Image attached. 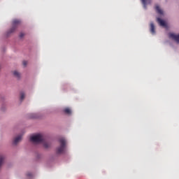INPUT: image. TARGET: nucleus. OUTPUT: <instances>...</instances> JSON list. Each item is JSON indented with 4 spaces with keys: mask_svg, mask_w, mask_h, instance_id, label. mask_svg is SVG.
<instances>
[{
    "mask_svg": "<svg viewBox=\"0 0 179 179\" xmlns=\"http://www.w3.org/2000/svg\"><path fill=\"white\" fill-rule=\"evenodd\" d=\"M3 160H5V157L3 155H0V169L2 167V165L3 164Z\"/></svg>",
    "mask_w": 179,
    "mask_h": 179,
    "instance_id": "nucleus-9",
    "label": "nucleus"
},
{
    "mask_svg": "<svg viewBox=\"0 0 179 179\" xmlns=\"http://www.w3.org/2000/svg\"><path fill=\"white\" fill-rule=\"evenodd\" d=\"M43 146L44 148H50V144L48 143H43Z\"/></svg>",
    "mask_w": 179,
    "mask_h": 179,
    "instance_id": "nucleus-14",
    "label": "nucleus"
},
{
    "mask_svg": "<svg viewBox=\"0 0 179 179\" xmlns=\"http://www.w3.org/2000/svg\"><path fill=\"white\" fill-rule=\"evenodd\" d=\"M64 112L65 113V114H71V113H72V111L71 110V109L69 108H66L64 110Z\"/></svg>",
    "mask_w": 179,
    "mask_h": 179,
    "instance_id": "nucleus-11",
    "label": "nucleus"
},
{
    "mask_svg": "<svg viewBox=\"0 0 179 179\" xmlns=\"http://www.w3.org/2000/svg\"><path fill=\"white\" fill-rule=\"evenodd\" d=\"M23 37H24V34L20 33V38H23Z\"/></svg>",
    "mask_w": 179,
    "mask_h": 179,
    "instance_id": "nucleus-15",
    "label": "nucleus"
},
{
    "mask_svg": "<svg viewBox=\"0 0 179 179\" xmlns=\"http://www.w3.org/2000/svg\"><path fill=\"white\" fill-rule=\"evenodd\" d=\"M22 141V135L17 136L13 141V145H17Z\"/></svg>",
    "mask_w": 179,
    "mask_h": 179,
    "instance_id": "nucleus-6",
    "label": "nucleus"
},
{
    "mask_svg": "<svg viewBox=\"0 0 179 179\" xmlns=\"http://www.w3.org/2000/svg\"><path fill=\"white\" fill-rule=\"evenodd\" d=\"M31 142L34 143H43L44 142V136L42 134H36L35 136H32L30 138Z\"/></svg>",
    "mask_w": 179,
    "mask_h": 179,
    "instance_id": "nucleus-3",
    "label": "nucleus"
},
{
    "mask_svg": "<svg viewBox=\"0 0 179 179\" xmlns=\"http://www.w3.org/2000/svg\"><path fill=\"white\" fill-rule=\"evenodd\" d=\"M150 33H152V34L156 33V31L155 30V24L153 22L150 23Z\"/></svg>",
    "mask_w": 179,
    "mask_h": 179,
    "instance_id": "nucleus-7",
    "label": "nucleus"
},
{
    "mask_svg": "<svg viewBox=\"0 0 179 179\" xmlns=\"http://www.w3.org/2000/svg\"><path fill=\"white\" fill-rule=\"evenodd\" d=\"M22 64H23L24 66H26V65H27V62L24 61V62H22Z\"/></svg>",
    "mask_w": 179,
    "mask_h": 179,
    "instance_id": "nucleus-16",
    "label": "nucleus"
},
{
    "mask_svg": "<svg viewBox=\"0 0 179 179\" xmlns=\"http://www.w3.org/2000/svg\"><path fill=\"white\" fill-rule=\"evenodd\" d=\"M169 38H172V40H174L178 43H179V34L176 35L175 34L170 33L169 34Z\"/></svg>",
    "mask_w": 179,
    "mask_h": 179,
    "instance_id": "nucleus-4",
    "label": "nucleus"
},
{
    "mask_svg": "<svg viewBox=\"0 0 179 179\" xmlns=\"http://www.w3.org/2000/svg\"><path fill=\"white\" fill-rule=\"evenodd\" d=\"M60 146L56 149L57 155H62L65 152V148H66V141L65 138H62L59 140Z\"/></svg>",
    "mask_w": 179,
    "mask_h": 179,
    "instance_id": "nucleus-1",
    "label": "nucleus"
},
{
    "mask_svg": "<svg viewBox=\"0 0 179 179\" xmlns=\"http://www.w3.org/2000/svg\"><path fill=\"white\" fill-rule=\"evenodd\" d=\"M141 1L144 8H146V5H148V2H150V0H141Z\"/></svg>",
    "mask_w": 179,
    "mask_h": 179,
    "instance_id": "nucleus-10",
    "label": "nucleus"
},
{
    "mask_svg": "<svg viewBox=\"0 0 179 179\" xmlns=\"http://www.w3.org/2000/svg\"><path fill=\"white\" fill-rule=\"evenodd\" d=\"M157 22L159 23V26H162V27H167L166 21L162 20L161 18H157Z\"/></svg>",
    "mask_w": 179,
    "mask_h": 179,
    "instance_id": "nucleus-5",
    "label": "nucleus"
},
{
    "mask_svg": "<svg viewBox=\"0 0 179 179\" xmlns=\"http://www.w3.org/2000/svg\"><path fill=\"white\" fill-rule=\"evenodd\" d=\"M27 176V177H32L33 175L31 173H28Z\"/></svg>",
    "mask_w": 179,
    "mask_h": 179,
    "instance_id": "nucleus-17",
    "label": "nucleus"
},
{
    "mask_svg": "<svg viewBox=\"0 0 179 179\" xmlns=\"http://www.w3.org/2000/svg\"><path fill=\"white\" fill-rule=\"evenodd\" d=\"M20 24H22V21H20V20H13L12 27L7 32L8 36H9V34H12V33H14V31H16V29H17Z\"/></svg>",
    "mask_w": 179,
    "mask_h": 179,
    "instance_id": "nucleus-2",
    "label": "nucleus"
},
{
    "mask_svg": "<svg viewBox=\"0 0 179 179\" xmlns=\"http://www.w3.org/2000/svg\"><path fill=\"white\" fill-rule=\"evenodd\" d=\"M13 75H14V76H15V78H17V79H19V78H20V73H19V72H17L16 71L13 72Z\"/></svg>",
    "mask_w": 179,
    "mask_h": 179,
    "instance_id": "nucleus-12",
    "label": "nucleus"
},
{
    "mask_svg": "<svg viewBox=\"0 0 179 179\" xmlns=\"http://www.w3.org/2000/svg\"><path fill=\"white\" fill-rule=\"evenodd\" d=\"M20 100H21V101L24 100V92L20 93Z\"/></svg>",
    "mask_w": 179,
    "mask_h": 179,
    "instance_id": "nucleus-13",
    "label": "nucleus"
},
{
    "mask_svg": "<svg viewBox=\"0 0 179 179\" xmlns=\"http://www.w3.org/2000/svg\"><path fill=\"white\" fill-rule=\"evenodd\" d=\"M155 9H156L157 12L159 13V15H163V10L161 9L159 6H156Z\"/></svg>",
    "mask_w": 179,
    "mask_h": 179,
    "instance_id": "nucleus-8",
    "label": "nucleus"
}]
</instances>
